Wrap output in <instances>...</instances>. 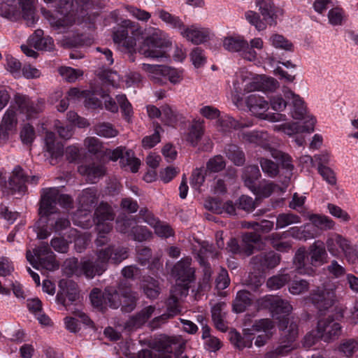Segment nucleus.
<instances>
[{
	"instance_id": "obj_56",
	"label": "nucleus",
	"mask_w": 358,
	"mask_h": 358,
	"mask_svg": "<svg viewBox=\"0 0 358 358\" xmlns=\"http://www.w3.org/2000/svg\"><path fill=\"white\" fill-rule=\"evenodd\" d=\"M131 236L136 241L143 242L150 239L152 237V234L146 227L136 224L133 229Z\"/></svg>"
},
{
	"instance_id": "obj_11",
	"label": "nucleus",
	"mask_w": 358,
	"mask_h": 358,
	"mask_svg": "<svg viewBox=\"0 0 358 358\" xmlns=\"http://www.w3.org/2000/svg\"><path fill=\"white\" fill-rule=\"evenodd\" d=\"M310 299L315 308L320 312H322L333 306L336 296L332 289L317 287L310 293Z\"/></svg>"
},
{
	"instance_id": "obj_21",
	"label": "nucleus",
	"mask_w": 358,
	"mask_h": 358,
	"mask_svg": "<svg viewBox=\"0 0 358 358\" xmlns=\"http://www.w3.org/2000/svg\"><path fill=\"white\" fill-rule=\"evenodd\" d=\"M246 104L250 110L256 116L260 118L267 117H264V113L268 109V103L263 97L257 94H251L247 97Z\"/></svg>"
},
{
	"instance_id": "obj_55",
	"label": "nucleus",
	"mask_w": 358,
	"mask_h": 358,
	"mask_svg": "<svg viewBox=\"0 0 358 358\" xmlns=\"http://www.w3.org/2000/svg\"><path fill=\"white\" fill-rule=\"evenodd\" d=\"M241 136L245 141L262 145L266 149L270 148L267 144H263L262 143L264 136H266L264 133L259 131L245 132L242 133Z\"/></svg>"
},
{
	"instance_id": "obj_20",
	"label": "nucleus",
	"mask_w": 358,
	"mask_h": 358,
	"mask_svg": "<svg viewBox=\"0 0 358 358\" xmlns=\"http://www.w3.org/2000/svg\"><path fill=\"white\" fill-rule=\"evenodd\" d=\"M78 171L80 174L86 178L87 181L92 183L96 182V180L106 173L103 166L95 163L80 165L78 166Z\"/></svg>"
},
{
	"instance_id": "obj_61",
	"label": "nucleus",
	"mask_w": 358,
	"mask_h": 358,
	"mask_svg": "<svg viewBox=\"0 0 358 358\" xmlns=\"http://www.w3.org/2000/svg\"><path fill=\"white\" fill-rule=\"evenodd\" d=\"M116 99L118 104L120 105L121 110L125 117V119L127 121H129L130 117H131L133 113L132 106L131 103L129 102L124 94L117 95L116 96Z\"/></svg>"
},
{
	"instance_id": "obj_24",
	"label": "nucleus",
	"mask_w": 358,
	"mask_h": 358,
	"mask_svg": "<svg viewBox=\"0 0 358 358\" xmlns=\"http://www.w3.org/2000/svg\"><path fill=\"white\" fill-rule=\"evenodd\" d=\"M307 118L308 119L304 122L303 125L300 124L299 122L283 124L282 126L283 131L289 136L299 133L313 131L315 121L313 117H308Z\"/></svg>"
},
{
	"instance_id": "obj_7",
	"label": "nucleus",
	"mask_w": 358,
	"mask_h": 358,
	"mask_svg": "<svg viewBox=\"0 0 358 358\" xmlns=\"http://www.w3.org/2000/svg\"><path fill=\"white\" fill-rule=\"evenodd\" d=\"M14 101L19 112L29 118L36 117L41 113L45 107L43 99L32 101L27 96L17 94L14 96Z\"/></svg>"
},
{
	"instance_id": "obj_43",
	"label": "nucleus",
	"mask_w": 358,
	"mask_h": 358,
	"mask_svg": "<svg viewBox=\"0 0 358 358\" xmlns=\"http://www.w3.org/2000/svg\"><path fill=\"white\" fill-rule=\"evenodd\" d=\"M291 280L288 273L277 274L270 277L266 281V286L271 289H279Z\"/></svg>"
},
{
	"instance_id": "obj_35",
	"label": "nucleus",
	"mask_w": 358,
	"mask_h": 358,
	"mask_svg": "<svg viewBox=\"0 0 358 358\" xmlns=\"http://www.w3.org/2000/svg\"><path fill=\"white\" fill-rule=\"evenodd\" d=\"M13 0H8L0 6V15L11 21H17L20 18V13L17 10Z\"/></svg>"
},
{
	"instance_id": "obj_50",
	"label": "nucleus",
	"mask_w": 358,
	"mask_h": 358,
	"mask_svg": "<svg viewBox=\"0 0 358 358\" xmlns=\"http://www.w3.org/2000/svg\"><path fill=\"white\" fill-rule=\"evenodd\" d=\"M268 150L271 156L278 160L283 168L289 170L293 169L294 166L292 164V159L287 154L271 148H268Z\"/></svg>"
},
{
	"instance_id": "obj_53",
	"label": "nucleus",
	"mask_w": 358,
	"mask_h": 358,
	"mask_svg": "<svg viewBox=\"0 0 358 358\" xmlns=\"http://www.w3.org/2000/svg\"><path fill=\"white\" fill-rule=\"evenodd\" d=\"M245 18L250 24L255 26L258 31H262L266 29V25L268 24L267 22L260 19L259 15L252 10H248L245 13Z\"/></svg>"
},
{
	"instance_id": "obj_27",
	"label": "nucleus",
	"mask_w": 358,
	"mask_h": 358,
	"mask_svg": "<svg viewBox=\"0 0 358 358\" xmlns=\"http://www.w3.org/2000/svg\"><path fill=\"white\" fill-rule=\"evenodd\" d=\"M141 289L147 298L152 300L157 299L161 293L159 282L150 276L143 278Z\"/></svg>"
},
{
	"instance_id": "obj_62",
	"label": "nucleus",
	"mask_w": 358,
	"mask_h": 358,
	"mask_svg": "<svg viewBox=\"0 0 358 358\" xmlns=\"http://www.w3.org/2000/svg\"><path fill=\"white\" fill-rule=\"evenodd\" d=\"M35 131L34 127L26 124L23 126L20 131V138L22 142L26 145H31L35 138Z\"/></svg>"
},
{
	"instance_id": "obj_16",
	"label": "nucleus",
	"mask_w": 358,
	"mask_h": 358,
	"mask_svg": "<svg viewBox=\"0 0 358 358\" xmlns=\"http://www.w3.org/2000/svg\"><path fill=\"white\" fill-rule=\"evenodd\" d=\"M194 268L192 266V259L185 257L178 261L172 269L173 275L182 282H191L194 280Z\"/></svg>"
},
{
	"instance_id": "obj_57",
	"label": "nucleus",
	"mask_w": 358,
	"mask_h": 358,
	"mask_svg": "<svg viewBox=\"0 0 358 358\" xmlns=\"http://www.w3.org/2000/svg\"><path fill=\"white\" fill-rule=\"evenodd\" d=\"M306 259V251L305 248H300L295 254L294 263L296 268L300 273H309L305 268Z\"/></svg>"
},
{
	"instance_id": "obj_26",
	"label": "nucleus",
	"mask_w": 358,
	"mask_h": 358,
	"mask_svg": "<svg viewBox=\"0 0 358 358\" xmlns=\"http://www.w3.org/2000/svg\"><path fill=\"white\" fill-rule=\"evenodd\" d=\"M129 29L134 36L141 34V31L136 27L134 22L130 20H124L120 29L113 34V41L115 43H121L122 41L128 38Z\"/></svg>"
},
{
	"instance_id": "obj_47",
	"label": "nucleus",
	"mask_w": 358,
	"mask_h": 358,
	"mask_svg": "<svg viewBox=\"0 0 358 358\" xmlns=\"http://www.w3.org/2000/svg\"><path fill=\"white\" fill-rule=\"evenodd\" d=\"M309 220L312 222L313 226L315 227L317 229L328 230L333 229L334 226L333 220L326 216L312 215L309 217Z\"/></svg>"
},
{
	"instance_id": "obj_23",
	"label": "nucleus",
	"mask_w": 358,
	"mask_h": 358,
	"mask_svg": "<svg viewBox=\"0 0 358 358\" xmlns=\"http://www.w3.org/2000/svg\"><path fill=\"white\" fill-rule=\"evenodd\" d=\"M155 306H148L131 316L126 322L125 327L129 328H138L143 325L152 315Z\"/></svg>"
},
{
	"instance_id": "obj_64",
	"label": "nucleus",
	"mask_w": 358,
	"mask_h": 358,
	"mask_svg": "<svg viewBox=\"0 0 358 358\" xmlns=\"http://www.w3.org/2000/svg\"><path fill=\"white\" fill-rule=\"evenodd\" d=\"M293 349L294 346L288 343V344L280 345L275 350L267 352L265 355V358H279L280 357L286 355Z\"/></svg>"
},
{
	"instance_id": "obj_49",
	"label": "nucleus",
	"mask_w": 358,
	"mask_h": 358,
	"mask_svg": "<svg viewBox=\"0 0 358 358\" xmlns=\"http://www.w3.org/2000/svg\"><path fill=\"white\" fill-rule=\"evenodd\" d=\"M136 224V221L132 217H123L117 219V229L120 232L129 234V235L131 236Z\"/></svg>"
},
{
	"instance_id": "obj_59",
	"label": "nucleus",
	"mask_w": 358,
	"mask_h": 358,
	"mask_svg": "<svg viewBox=\"0 0 358 358\" xmlns=\"http://www.w3.org/2000/svg\"><path fill=\"white\" fill-rule=\"evenodd\" d=\"M278 186L272 182H268L264 184H262L257 187L255 186L252 191L255 192L259 197H268L274 191L275 188Z\"/></svg>"
},
{
	"instance_id": "obj_28",
	"label": "nucleus",
	"mask_w": 358,
	"mask_h": 358,
	"mask_svg": "<svg viewBox=\"0 0 358 358\" xmlns=\"http://www.w3.org/2000/svg\"><path fill=\"white\" fill-rule=\"evenodd\" d=\"M287 237L286 232L283 233H272L268 235L265 240L278 251L285 252L292 247V244L288 241H282Z\"/></svg>"
},
{
	"instance_id": "obj_25",
	"label": "nucleus",
	"mask_w": 358,
	"mask_h": 358,
	"mask_svg": "<svg viewBox=\"0 0 358 358\" xmlns=\"http://www.w3.org/2000/svg\"><path fill=\"white\" fill-rule=\"evenodd\" d=\"M257 6L264 17L270 26L276 24L275 7L272 0H257Z\"/></svg>"
},
{
	"instance_id": "obj_48",
	"label": "nucleus",
	"mask_w": 358,
	"mask_h": 358,
	"mask_svg": "<svg viewBox=\"0 0 358 358\" xmlns=\"http://www.w3.org/2000/svg\"><path fill=\"white\" fill-rule=\"evenodd\" d=\"M338 349L345 356L351 357L358 350V340L355 338L344 339L341 341Z\"/></svg>"
},
{
	"instance_id": "obj_44",
	"label": "nucleus",
	"mask_w": 358,
	"mask_h": 358,
	"mask_svg": "<svg viewBox=\"0 0 358 358\" xmlns=\"http://www.w3.org/2000/svg\"><path fill=\"white\" fill-rule=\"evenodd\" d=\"M94 131L96 135L105 138L115 137L118 134V131L108 122L96 124L94 127Z\"/></svg>"
},
{
	"instance_id": "obj_30",
	"label": "nucleus",
	"mask_w": 358,
	"mask_h": 358,
	"mask_svg": "<svg viewBox=\"0 0 358 358\" xmlns=\"http://www.w3.org/2000/svg\"><path fill=\"white\" fill-rule=\"evenodd\" d=\"M252 299L248 291L241 290L238 292L233 302V309L236 313H243L252 304Z\"/></svg>"
},
{
	"instance_id": "obj_3",
	"label": "nucleus",
	"mask_w": 358,
	"mask_h": 358,
	"mask_svg": "<svg viewBox=\"0 0 358 358\" xmlns=\"http://www.w3.org/2000/svg\"><path fill=\"white\" fill-rule=\"evenodd\" d=\"M164 348L166 352H171V355L160 357L159 355L151 350L144 349L139 351L137 358H188L183 355V350L185 348V341L181 337H169L163 341ZM193 358H199L194 357Z\"/></svg>"
},
{
	"instance_id": "obj_40",
	"label": "nucleus",
	"mask_w": 358,
	"mask_h": 358,
	"mask_svg": "<svg viewBox=\"0 0 358 358\" xmlns=\"http://www.w3.org/2000/svg\"><path fill=\"white\" fill-rule=\"evenodd\" d=\"M101 250H107L108 260L110 259L114 264H119L128 257V248L124 247H108Z\"/></svg>"
},
{
	"instance_id": "obj_58",
	"label": "nucleus",
	"mask_w": 358,
	"mask_h": 358,
	"mask_svg": "<svg viewBox=\"0 0 358 358\" xmlns=\"http://www.w3.org/2000/svg\"><path fill=\"white\" fill-rule=\"evenodd\" d=\"M152 227L155 229V233L161 238H167L174 236V231L171 227L159 220Z\"/></svg>"
},
{
	"instance_id": "obj_12",
	"label": "nucleus",
	"mask_w": 358,
	"mask_h": 358,
	"mask_svg": "<svg viewBox=\"0 0 358 358\" xmlns=\"http://www.w3.org/2000/svg\"><path fill=\"white\" fill-rule=\"evenodd\" d=\"M317 329L320 338L328 343L338 339L342 331L341 324L331 316L320 320Z\"/></svg>"
},
{
	"instance_id": "obj_2",
	"label": "nucleus",
	"mask_w": 358,
	"mask_h": 358,
	"mask_svg": "<svg viewBox=\"0 0 358 358\" xmlns=\"http://www.w3.org/2000/svg\"><path fill=\"white\" fill-rule=\"evenodd\" d=\"M32 255L30 250H27L26 257L27 261L37 269H45L55 271L59 268V264L55 260V255L46 243L35 248Z\"/></svg>"
},
{
	"instance_id": "obj_31",
	"label": "nucleus",
	"mask_w": 358,
	"mask_h": 358,
	"mask_svg": "<svg viewBox=\"0 0 358 358\" xmlns=\"http://www.w3.org/2000/svg\"><path fill=\"white\" fill-rule=\"evenodd\" d=\"M224 153L227 158L236 166H243L245 162L244 152L236 145L229 144L224 148Z\"/></svg>"
},
{
	"instance_id": "obj_36",
	"label": "nucleus",
	"mask_w": 358,
	"mask_h": 358,
	"mask_svg": "<svg viewBox=\"0 0 358 358\" xmlns=\"http://www.w3.org/2000/svg\"><path fill=\"white\" fill-rule=\"evenodd\" d=\"M94 217L97 222L112 221L115 218L113 208L106 202H101L94 212Z\"/></svg>"
},
{
	"instance_id": "obj_4",
	"label": "nucleus",
	"mask_w": 358,
	"mask_h": 358,
	"mask_svg": "<svg viewBox=\"0 0 358 358\" xmlns=\"http://www.w3.org/2000/svg\"><path fill=\"white\" fill-rule=\"evenodd\" d=\"M108 264L107 250H97L95 258H88L80 262V271L87 279H92L96 275H102Z\"/></svg>"
},
{
	"instance_id": "obj_51",
	"label": "nucleus",
	"mask_w": 358,
	"mask_h": 358,
	"mask_svg": "<svg viewBox=\"0 0 358 358\" xmlns=\"http://www.w3.org/2000/svg\"><path fill=\"white\" fill-rule=\"evenodd\" d=\"M259 164L263 172L267 174L269 177L274 178L278 174V166L273 161L266 158L261 157L259 159Z\"/></svg>"
},
{
	"instance_id": "obj_18",
	"label": "nucleus",
	"mask_w": 358,
	"mask_h": 358,
	"mask_svg": "<svg viewBox=\"0 0 358 358\" xmlns=\"http://www.w3.org/2000/svg\"><path fill=\"white\" fill-rule=\"evenodd\" d=\"M283 93L284 96L287 100H292L293 110L291 113L292 117L296 120L305 118L306 109L304 106V102L300 96L287 87L284 89Z\"/></svg>"
},
{
	"instance_id": "obj_13",
	"label": "nucleus",
	"mask_w": 358,
	"mask_h": 358,
	"mask_svg": "<svg viewBox=\"0 0 358 358\" xmlns=\"http://www.w3.org/2000/svg\"><path fill=\"white\" fill-rule=\"evenodd\" d=\"M57 199L58 189L57 188L44 189L39 203V215L43 217L57 213Z\"/></svg>"
},
{
	"instance_id": "obj_33",
	"label": "nucleus",
	"mask_w": 358,
	"mask_h": 358,
	"mask_svg": "<svg viewBox=\"0 0 358 358\" xmlns=\"http://www.w3.org/2000/svg\"><path fill=\"white\" fill-rule=\"evenodd\" d=\"M182 34L193 43L199 44L205 42L208 37V31L204 29H199L193 27L187 28L182 31Z\"/></svg>"
},
{
	"instance_id": "obj_22",
	"label": "nucleus",
	"mask_w": 358,
	"mask_h": 358,
	"mask_svg": "<svg viewBox=\"0 0 358 358\" xmlns=\"http://www.w3.org/2000/svg\"><path fill=\"white\" fill-rule=\"evenodd\" d=\"M19 6L21 8L20 16L27 26H33L38 20L34 0H19Z\"/></svg>"
},
{
	"instance_id": "obj_38",
	"label": "nucleus",
	"mask_w": 358,
	"mask_h": 358,
	"mask_svg": "<svg viewBox=\"0 0 358 358\" xmlns=\"http://www.w3.org/2000/svg\"><path fill=\"white\" fill-rule=\"evenodd\" d=\"M252 339L250 334H244L241 336L238 332H231L230 336L231 343L241 350L245 348H250L252 345Z\"/></svg>"
},
{
	"instance_id": "obj_39",
	"label": "nucleus",
	"mask_w": 358,
	"mask_h": 358,
	"mask_svg": "<svg viewBox=\"0 0 358 358\" xmlns=\"http://www.w3.org/2000/svg\"><path fill=\"white\" fill-rule=\"evenodd\" d=\"M218 124L222 131H229L231 129H238L251 125L250 122H243L236 120L231 117H226L219 120Z\"/></svg>"
},
{
	"instance_id": "obj_10",
	"label": "nucleus",
	"mask_w": 358,
	"mask_h": 358,
	"mask_svg": "<svg viewBox=\"0 0 358 358\" xmlns=\"http://www.w3.org/2000/svg\"><path fill=\"white\" fill-rule=\"evenodd\" d=\"M326 245L332 255L338 256L340 252H342L348 261L351 259L355 252L350 241L338 234H331L327 238Z\"/></svg>"
},
{
	"instance_id": "obj_5",
	"label": "nucleus",
	"mask_w": 358,
	"mask_h": 358,
	"mask_svg": "<svg viewBox=\"0 0 358 358\" xmlns=\"http://www.w3.org/2000/svg\"><path fill=\"white\" fill-rule=\"evenodd\" d=\"M58 287L56 301L66 309L73 304L76 305L80 301V289L78 285L73 280L62 279L59 281Z\"/></svg>"
},
{
	"instance_id": "obj_41",
	"label": "nucleus",
	"mask_w": 358,
	"mask_h": 358,
	"mask_svg": "<svg viewBox=\"0 0 358 358\" xmlns=\"http://www.w3.org/2000/svg\"><path fill=\"white\" fill-rule=\"evenodd\" d=\"M301 218L294 213H280L276 217L275 229H283L289 225L299 224Z\"/></svg>"
},
{
	"instance_id": "obj_45",
	"label": "nucleus",
	"mask_w": 358,
	"mask_h": 358,
	"mask_svg": "<svg viewBox=\"0 0 358 358\" xmlns=\"http://www.w3.org/2000/svg\"><path fill=\"white\" fill-rule=\"evenodd\" d=\"M285 322L283 321L280 324V327H284L282 329V335L286 337L287 343H292L293 341H295L298 336V324L293 320H287V324L284 326Z\"/></svg>"
},
{
	"instance_id": "obj_32",
	"label": "nucleus",
	"mask_w": 358,
	"mask_h": 358,
	"mask_svg": "<svg viewBox=\"0 0 358 358\" xmlns=\"http://www.w3.org/2000/svg\"><path fill=\"white\" fill-rule=\"evenodd\" d=\"M261 176L259 167L257 165H249L244 168L242 178L245 185L250 189L255 185V181Z\"/></svg>"
},
{
	"instance_id": "obj_34",
	"label": "nucleus",
	"mask_w": 358,
	"mask_h": 358,
	"mask_svg": "<svg viewBox=\"0 0 358 358\" xmlns=\"http://www.w3.org/2000/svg\"><path fill=\"white\" fill-rule=\"evenodd\" d=\"M223 46L230 52H241L248 48V43L240 36H229L224 38Z\"/></svg>"
},
{
	"instance_id": "obj_8",
	"label": "nucleus",
	"mask_w": 358,
	"mask_h": 358,
	"mask_svg": "<svg viewBox=\"0 0 358 358\" xmlns=\"http://www.w3.org/2000/svg\"><path fill=\"white\" fill-rule=\"evenodd\" d=\"M280 255L273 251L262 252L253 256L249 262L251 269L258 273H263L266 269L276 267L280 262Z\"/></svg>"
},
{
	"instance_id": "obj_9",
	"label": "nucleus",
	"mask_w": 358,
	"mask_h": 358,
	"mask_svg": "<svg viewBox=\"0 0 358 358\" xmlns=\"http://www.w3.org/2000/svg\"><path fill=\"white\" fill-rule=\"evenodd\" d=\"M29 181L28 176L23 169L17 166L14 168L8 182H5V189L8 193L16 195L17 197L22 196L27 191L26 182Z\"/></svg>"
},
{
	"instance_id": "obj_42",
	"label": "nucleus",
	"mask_w": 358,
	"mask_h": 358,
	"mask_svg": "<svg viewBox=\"0 0 358 358\" xmlns=\"http://www.w3.org/2000/svg\"><path fill=\"white\" fill-rule=\"evenodd\" d=\"M309 255L310 257V264L316 266L317 264H322L323 257L326 255V250L322 245H318L317 242L314 243L309 248Z\"/></svg>"
},
{
	"instance_id": "obj_6",
	"label": "nucleus",
	"mask_w": 358,
	"mask_h": 358,
	"mask_svg": "<svg viewBox=\"0 0 358 358\" xmlns=\"http://www.w3.org/2000/svg\"><path fill=\"white\" fill-rule=\"evenodd\" d=\"M168 44V42H166L157 32L155 31L143 40L138 52L145 57L153 59L163 57L165 56L164 48L167 47Z\"/></svg>"
},
{
	"instance_id": "obj_15",
	"label": "nucleus",
	"mask_w": 358,
	"mask_h": 358,
	"mask_svg": "<svg viewBox=\"0 0 358 358\" xmlns=\"http://www.w3.org/2000/svg\"><path fill=\"white\" fill-rule=\"evenodd\" d=\"M257 303L259 308H269L272 312L278 314H289L292 310V306L287 301L272 295L259 299Z\"/></svg>"
},
{
	"instance_id": "obj_46",
	"label": "nucleus",
	"mask_w": 358,
	"mask_h": 358,
	"mask_svg": "<svg viewBox=\"0 0 358 358\" xmlns=\"http://www.w3.org/2000/svg\"><path fill=\"white\" fill-rule=\"evenodd\" d=\"M225 167V159L222 155H217L209 159L206 162V171L210 173H219L224 170Z\"/></svg>"
},
{
	"instance_id": "obj_1",
	"label": "nucleus",
	"mask_w": 358,
	"mask_h": 358,
	"mask_svg": "<svg viewBox=\"0 0 358 358\" xmlns=\"http://www.w3.org/2000/svg\"><path fill=\"white\" fill-rule=\"evenodd\" d=\"M105 302L113 309L120 308L122 313L134 311L138 305L139 294L132 289V285L126 280L118 282L117 287L108 286L104 289Z\"/></svg>"
},
{
	"instance_id": "obj_37",
	"label": "nucleus",
	"mask_w": 358,
	"mask_h": 358,
	"mask_svg": "<svg viewBox=\"0 0 358 358\" xmlns=\"http://www.w3.org/2000/svg\"><path fill=\"white\" fill-rule=\"evenodd\" d=\"M55 136L52 132H46L45 136V143L47 151L51 156L57 158L63 155L64 149L62 145L55 143Z\"/></svg>"
},
{
	"instance_id": "obj_17",
	"label": "nucleus",
	"mask_w": 358,
	"mask_h": 358,
	"mask_svg": "<svg viewBox=\"0 0 358 358\" xmlns=\"http://www.w3.org/2000/svg\"><path fill=\"white\" fill-rule=\"evenodd\" d=\"M264 243L259 234L255 232H245L242 235L241 250L243 257H249L255 250H262Z\"/></svg>"
},
{
	"instance_id": "obj_19",
	"label": "nucleus",
	"mask_w": 358,
	"mask_h": 358,
	"mask_svg": "<svg viewBox=\"0 0 358 358\" xmlns=\"http://www.w3.org/2000/svg\"><path fill=\"white\" fill-rule=\"evenodd\" d=\"M42 13L49 20L51 27L57 31L58 33L66 31L75 23V18L71 14L57 19L49 11L42 10Z\"/></svg>"
},
{
	"instance_id": "obj_29",
	"label": "nucleus",
	"mask_w": 358,
	"mask_h": 358,
	"mask_svg": "<svg viewBox=\"0 0 358 358\" xmlns=\"http://www.w3.org/2000/svg\"><path fill=\"white\" fill-rule=\"evenodd\" d=\"M98 199L99 196L96 189L87 188L82 192L79 197V202L85 210H90L97 203Z\"/></svg>"
},
{
	"instance_id": "obj_14",
	"label": "nucleus",
	"mask_w": 358,
	"mask_h": 358,
	"mask_svg": "<svg viewBox=\"0 0 358 358\" xmlns=\"http://www.w3.org/2000/svg\"><path fill=\"white\" fill-rule=\"evenodd\" d=\"M110 159L113 161L120 159L122 166H128L133 173L138 171L141 165L138 159L134 157V152L131 150H126L125 147H118L111 152Z\"/></svg>"
},
{
	"instance_id": "obj_63",
	"label": "nucleus",
	"mask_w": 358,
	"mask_h": 358,
	"mask_svg": "<svg viewBox=\"0 0 358 358\" xmlns=\"http://www.w3.org/2000/svg\"><path fill=\"white\" fill-rule=\"evenodd\" d=\"M1 124L10 131L15 128L17 125L15 111L13 109H8L3 117Z\"/></svg>"
},
{
	"instance_id": "obj_52",
	"label": "nucleus",
	"mask_w": 358,
	"mask_h": 358,
	"mask_svg": "<svg viewBox=\"0 0 358 358\" xmlns=\"http://www.w3.org/2000/svg\"><path fill=\"white\" fill-rule=\"evenodd\" d=\"M59 74L67 82H75L79 77L83 74V71L74 69L71 67L62 66L59 69Z\"/></svg>"
},
{
	"instance_id": "obj_54",
	"label": "nucleus",
	"mask_w": 358,
	"mask_h": 358,
	"mask_svg": "<svg viewBox=\"0 0 358 358\" xmlns=\"http://www.w3.org/2000/svg\"><path fill=\"white\" fill-rule=\"evenodd\" d=\"M164 66L152 65L149 64H143L142 69L149 73L150 78L156 83H161V78L159 77L162 74V70Z\"/></svg>"
},
{
	"instance_id": "obj_60",
	"label": "nucleus",
	"mask_w": 358,
	"mask_h": 358,
	"mask_svg": "<svg viewBox=\"0 0 358 358\" xmlns=\"http://www.w3.org/2000/svg\"><path fill=\"white\" fill-rule=\"evenodd\" d=\"M272 45L276 48H280L285 50H292L293 44L280 34H273L270 38Z\"/></svg>"
}]
</instances>
